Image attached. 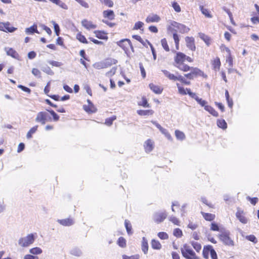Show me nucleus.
Instances as JSON below:
<instances>
[{"mask_svg": "<svg viewBox=\"0 0 259 259\" xmlns=\"http://www.w3.org/2000/svg\"><path fill=\"white\" fill-rule=\"evenodd\" d=\"M94 67L98 69L106 68L105 67H104V63L103 61L96 63L94 65Z\"/></svg>", "mask_w": 259, "mask_h": 259, "instance_id": "obj_58", "label": "nucleus"}, {"mask_svg": "<svg viewBox=\"0 0 259 259\" xmlns=\"http://www.w3.org/2000/svg\"><path fill=\"white\" fill-rule=\"evenodd\" d=\"M247 199L253 205H255L257 203V202H258V198L257 197L251 198V197L248 196L247 197Z\"/></svg>", "mask_w": 259, "mask_h": 259, "instance_id": "obj_61", "label": "nucleus"}, {"mask_svg": "<svg viewBox=\"0 0 259 259\" xmlns=\"http://www.w3.org/2000/svg\"><path fill=\"white\" fill-rule=\"evenodd\" d=\"M32 73L35 76L40 77L41 76V72L37 68H33L32 69Z\"/></svg>", "mask_w": 259, "mask_h": 259, "instance_id": "obj_60", "label": "nucleus"}, {"mask_svg": "<svg viewBox=\"0 0 259 259\" xmlns=\"http://www.w3.org/2000/svg\"><path fill=\"white\" fill-rule=\"evenodd\" d=\"M199 37L206 44L207 46H209L211 43V39L210 36L204 33L200 32L198 33Z\"/></svg>", "mask_w": 259, "mask_h": 259, "instance_id": "obj_21", "label": "nucleus"}, {"mask_svg": "<svg viewBox=\"0 0 259 259\" xmlns=\"http://www.w3.org/2000/svg\"><path fill=\"white\" fill-rule=\"evenodd\" d=\"M230 232L228 231H225L219 234L218 237L219 239L223 242V243L227 246H233L234 245V242L230 237Z\"/></svg>", "mask_w": 259, "mask_h": 259, "instance_id": "obj_7", "label": "nucleus"}, {"mask_svg": "<svg viewBox=\"0 0 259 259\" xmlns=\"http://www.w3.org/2000/svg\"><path fill=\"white\" fill-rule=\"evenodd\" d=\"M17 29L11 25L9 22H0V30L5 32H13Z\"/></svg>", "mask_w": 259, "mask_h": 259, "instance_id": "obj_10", "label": "nucleus"}, {"mask_svg": "<svg viewBox=\"0 0 259 259\" xmlns=\"http://www.w3.org/2000/svg\"><path fill=\"white\" fill-rule=\"evenodd\" d=\"M160 18L157 14H151L146 18V22L148 23L152 22H158L160 21Z\"/></svg>", "mask_w": 259, "mask_h": 259, "instance_id": "obj_20", "label": "nucleus"}, {"mask_svg": "<svg viewBox=\"0 0 259 259\" xmlns=\"http://www.w3.org/2000/svg\"><path fill=\"white\" fill-rule=\"evenodd\" d=\"M48 111L52 115V119L49 117L48 113L45 111H41L37 114L35 121L42 124H45L46 122L51 121L52 119L54 121H57L59 120V116L54 110H48Z\"/></svg>", "mask_w": 259, "mask_h": 259, "instance_id": "obj_2", "label": "nucleus"}, {"mask_svg": "<svg viewBox=\"0 0 259 259\" xmlns=\"http://www.w3.org/2000/svg\"><path fill=\"white\" fill-rule=\"evenodd\" d=\"M147 43L149 45L151 52L153 55V59L154 60H155L156 59V51L155 50V49L154 48L153 45L151 44V43L148 40H146Z\"/></svg>", "mask_w": 259, "mask_h": 259, "instance_id": "obj_51", "label": "nucleus"}, {"mask_svg": "<svg viewBox=\"0 0 259 259\" xmlns=\"http://www.w3.org/2000/svg\"><path fill=\"white\" fill-rule=\"evenodd\" d=\"M141 249L144 254H147L149 249L148 242L147 239L143 237L141 243Z\"/></svg>", "mask_w": 259, "mask_h": 259, "instance_id": "obj_25", "label": "nucleus"}, {"mask_svg": "<svg viewBox=\"0 0 259 259\" xmlns=\"http://www.w3.org/2000/svg\"><path fill=\"white\" fill-rule=\"evenodd\" d=\"M254 7L256 9V12L252 13L250 20L253 24H255L259 23V6L255 4Z\"/></svg>", "mask_w": 259, "mask_h": 259, "instance_id": "obj_15", "label": "nucleus"}, {"mask_svg": "<svg viewBox=\"0 0 259 259\" xmlns=\"http://www.w3.org/2000/svg\"><path fill=\"white\" fill-rule=\"evenodd\" d=\"M144 147L146 152H150L154 148V143L151 139H148L144 143Z\"/></svg>", "mask_w": 259, "mask_h": 259, "instance_id": "obj_19", "label": "nucleus"}, {"mask_svg": "<svg viewBox=\"0 0 259 259\" xmlns=\"http://www.w3.org/2000/svg\"><path fill=\"white\" fill-rule=\"evenodd\" d=\"M102 15L103 18L102 22L109 27H113L116 25V23L111 22L114 20L115 18V13L112 10L107 9L104 10L102 13Z\"/></svg>", "mask_w": 259, "mask_h": 259, "instance_id": "obj_3", "label": "nucleus"}, {"mask_svg": "<svg viewBox=\"0 0 259 259\" xmlns=\"http://www.w3.org/2000/svg\"><path fill=\"white\" fill-rule=\"evenodd\" d=\"M8 55L11 56L12 58L17 60H19L20 56L19 54L13 48H8L7 50Z\"/></svg>", "mask_w": 259, "mask_h": 259, "instance_id": "obj_26", "label": "nucleus"}, {"mask_svg": "<svg viewBox=\"0 0 259 259\" xmlns=\"http://www.w3.org/2000/svg\"><path fill=\"white\" fill-rule=\"evenodd\" d=\"M76 38L81 43L85 44H88V41L85 36L83 35L81 32H79L76 34Z\"/></svg>", "mask_w": 259, "mask_h": 259, "instance_id": "obj_30", "label": "nucleus"}, {"mask_svg": "<svg viewBox=\"0 0 259 259\" xmlns=\"http://www.w3.org/2000/svg\"><path fill=\"white\" fill-rule=\"evenodd\" d=\"M191 244L193 248L196 250L197 252H200L202 248L201 245L200 244V243L197 242L192 241L191 242Z\"/></svg>", "mask_w": 259, "mask_h": 259, "instance_id": "obj_42", "label": "nucleus"}, {"mask_svg": "<svg viewBox=\"0 0 259 259\" xmlns=\"http://www.w3.org/2000/svg\"><path fill=\"white\" fill-rule=\"evenodd\" d=\"M82 26L88 30L95 29L97 27L96 24L88 19H83L81 22Z\"/></svg>", "mask_w": 259, "mask_h": 259, "instance_id": "obj_13", "label": "nucleus"}, {"mask_svg": "<svg viewBox=\"0 0 259 259\" xmlns=\"http://www.w3.org/2000/svg\"><path fill=\"white\" fill-rule=\"evenodd\" d=\"M227 62L229 63V65L230 66L232 67L233 65V57H232L231 54H229V55L228 56L227 59H226Z\"/></svg>", "mask_w": 259, "mask_h": 259, "instance_id": "obj_62", "label": "nucleus"}, {"mask_svg": "<svg viewBox=\"0 0 259 259\" xmlns=\"http://www.w3.org/2000/svg\"><path fill=\"white\" fill-rule=\"evenodd\" d=\"M100 3L105 6L112 8L114 6V3L112 0H99Z\"/></svg>", "mask_w": 259, "mask_h": 259, "instance_id": "obj_40", "label": "nucleus"}, {"mask_svg": "<svg viewBox=\"0 0 259 259\" xmlns=\"http://www.w3.org/2000/svg\"><path fill=\"white\" fill-rule=\"evenodd\" d=\"M160 132L165 135V136L169 140H171L172 138L168 131L164 128H162Z\"/></svg>", "mask_w": 259, "mask_h": 259, "instance_id": "obj_56", "label": "nucleus"}, {"mask_svg": "<svg viewBox=\"0 0 259 259\" xmlns=\"http://www.w3.org/2000/svg\"><path fill=\"white\" fill-rule=\"evenodd\" d=\"M140 256L138 254L132 255L131 256H128L125 254L122 255V259H140Z\"/></svg>", "mask_w": 259, "mask_h": 259, "instance_id": "obj_48", "label": "nucleus"}, {"mask_svg": "<svg viewBox=\"0 0 259 259\" xmlns=\"http://www.w3.org/2000/svg\"><path fill=\"white\" fill-rule=\"evenodd\" d=\"M173 33V38L175 41L176 50H179L180 46V39L178 34L177 32L174 31Z\"/></svg>", "mask_w": 259, "mask_h": 259, "instance_id": "obj_33", "label": "nucleus"}, {"mask_svg": "<svg viewBox=\"0 0 259 259\" xmlns=\"http://www.w3.org/2000/svg\"><path fill=\"white\" fill-rule=\"evenodd\" d=\"M151 247L153 249L160 250L162 245L158 240L152 239L151 242Z\"/></svg>", "mask_w": 259, "mask_h": 259, "instance_id": "obj_29", "label": "nucleus"}, {"mask_svg": "<svg viewBox=\"0 0 259 259\" xmlns=\"http://www.w3.org/2000/svg\"><path fill=\"white\" fill-rule=\"evenodd\" d=\"M167 30L170 32H177L178 30L181 33H186L189 31L190 29L184 24L172 21L167 27Z\"/></svg>", "mask_w": 259, "mask_h": 259, "instance_id": "obj_5", "label": "nucleus"}, {"mask_svg": "<svg viewBox=\"0 0 259 259\" xmlns=\"http://www.w3.org/2000/svg\"><path fill=\"white\" fill-rule=\"evenodd\" d=\"M172 7L176 12L179 13L181 11V9L180 6L177 2H172Z\"/></svg>", "mask_w": 259, "mask_h": 259, "instance_id": "obj_53", "label": "nucleus"}, {"mask_svg": "<svg viewBox=\"0 0 259 259\" xmlns=\"http://www.w3.org/2000/svg\"><path fill=\"white\" fill-rule=\"evenodd\" d=\"M200 9L202 13L207 18H211L212 15H211L208 9L204 8L203 6H200Z\"/></svg>", "mask_w": 259, "mask_h": 259, "instance_id": "obj_38", "label": "nucleus"}, {"mask_svg": "<svg viewBox=\"0 0 259 259\" xmlns=\"http://www.w3.org/2000/svg\"><path fill=\"white\" fill-rule=\"evenodd\" d=\"M181 251L183 256L186 259H200L191 246L188 244H184L181 248Z\"/></svg>", "mask_w": 259, "mask_h": 259, "instance_id": "obj_4", "label": "nucleus"}, {"mask_svg": "<svg viewBox=\"0 0 259 259\" xmlns=\"http://www.w3.org/2000/svg\"><path fill=\"white\" fill-rule=\"evenodd\" d=\"M116 119V116L115 115L107 118L105 119V124L108 126H110L112 124L113 121Z\"/></svg>", "mask_w": 259, "mask_h": 259, "instance_id": "obj_45", "label": "nucleus"}, {"mask_svg": "<svg viewBox=\"0 0 259 259\" xmlns=\"http://www.w3.org/2000/svg\"><path fill=\"white\" fill-rule=\"evenodd\" d=\"M158 237L161 239H167L168 238V234L164 232H159L157 234Z\"/></svg>", "mask_w": 259, "mask_h": 259, "instance_id": "obj_55", "label": "nucleus"}, {"mask_svg": "<svg viewBox=\"0 0 259 259\" xmlns=\"http://www.w3.org/2000/svg\"><path fill=\"white\" fill-rule=\"evenodd\" d=\"M52 23L54 25V30H55V33H56V35L59 36L60 34V27H59V25L57 23H56L55 22L53 21Z\"/></svg>", "mask_w": 259, "mask_h": 259, "instance_id": "obj_54", "label": "nucleus"}, {"mask_svg": "<svg viewBox=\"0 0 259 259\" xmlns=\"http://www.w3.org/2000/svg\"><path fill=\"white\" fill-rule=\"evenodd\" d=\"M38 126L35 125L31 127L30 130L28 132L26 137L27 139H30L32 137V135L34 134L37 130Z\"/></svg>", "mask_w": 259, "mask_h": 259, "instance_id": "obj_36", "label": "nucleus"}, {"mask_svg": "<svg viewBox=\"0 0 259 259\" xmlns=\"http://www.w3.org/2000/svg\"><path fill=\"white\" fill-rule=\"evenodd\" d=\"M117 244L121 248H125L126 246V240L123 237H120L117 241Z\"/></svg>", "mask_w": 259, "mask_h": 259, "instance_id": "obj_34", "label": "nucleus"}, {"mask_svg": "<svg viewBox=\"0 0 259 259\" xmlns=\"http://www.w3.org/2000/svg\"><path fill=\"white\" fill-rule=\"evenodd\" d=\"M104 63V67L105 68H108L110 66H111L113 65H115L117 63V61L113 58H107L104 61H103Z\"/></svg>", "mask_w": 259, "mask_h": 259, "instance_id": "obj_27", "label": "nucleus"}, {"mask_svg": "<svg viewBox=\"0 0 259 259\" xmlns=\"http://www.w3.org/2000/svg\"><path fill=\"white\" fill-rule=\"evenodd\" d=\"M124 225H125L127 234L128 235L132 234H133L132 226L128 220H125Z\"/></svg>", "mask_w": 259, "mask_h": 259, "instance_id": "obj_37", "label": "nucleus"}, {"mask_svg": "<svg viewBox=\"0 0 259 259\" xmlns=\"http://www.w3.org/2000/svg\"><path fill=\"white\" fill-rule=\"evenodd\" d=\"M173 234L177 238L181 237L183 235V233L182 230L179 228H176L174 229L173 232Z\"/></svg>", "mask_w": 259, "mask_h": 259, "instance_id": "obj_50", "label": "nucleus"}, {"mask_svg": "<svg viewBox=\"0 0 259 259\" xmlns=\"http://www.w3.org/2000/svg\"><path fill=\"white\" fill-rule=\"evenodd\" d=\"M202 256L205 259H208L209 256L211 259H218L217 253L211 245H206L203 246Z\"/></svg>", "mask_w": 259, "mask_h": 259, "instance_id": "obj_6", "label": "nucleus"}, {"mask_svg": "<svg viewBox=\"0 0 259 259\" xmlns=\"http://www.w3.org/2000/svg\"><path fill=\"white\" fill-rule=\"evenodd\" d=\"M211 65L212 70L219 71L220 70L221 62L219 57H216L211 60Z\"/></svg>", "mask_w": 259, "mask_h": 259, "instance_id": "obj_14", "label": "nucleus"}, {"mask_svg": "<svg viewBox=\"0 0 259 259\" xmlns=\"http://www.w3.org/2000/svg\"><path fill=\"white\" fill-rule=\"evenodd\" d=\"M34 241L33 234L28 235L25 237L21 238L19 240V244L22 247H27L32 244Z\"/></svg>", "mask_w": 259, "mask_h": 259, "instance_id": "obj_9", "label": "nucleus"}, {"mask_svg": "<svg viewBox=\"0 0 259 259\" xmlns=\"http://www.w3.org/2000/svg\"><path fill=\"white\" fill-rule=\"evenodd\" d=\"M117 44L121 48L125 53L129 52L130 49L133 51H134L132 42L129 39L125 38L120 40L117 42Z\"/></svg>", "mask_w": 259, "mask_h": 259, "instance_id": "obj_8", "label": "nucleus"}, {"mask_svg": "<svg viewBox=\"0 0 259 259\" xmlns=\"http://www.w3.org/2000/svg\"><path fill=\"white\" fill-rule=\"evenodd\" d=\"M175 136L177 139L180 140H183L185 139L184 133L178 130L175 131Z\"/></svg>", "mask_w": 259, "mask_h": 259, "instance_id": "obj_41", "label": "nucleus"}, {"mask_svg": "<svg viewBox=\"0 0 259 259\" xmlns=\"http://www.w3.org/2000/svg\"><path fill=\"white\" fill-rule=\"evenodd\" d=\"M18 88L21 89L23 91L26 92L28 94H30L31 93V90L24 85H18Z\"/></svg>", "mask_w": 259, "mask_h": 259, "instance_id": "obj_63", "label": "nucleus"}, {"mask_svg": "<svg viewBox=\"0 0 259 259\" xmlns=\"http://www.w3.org/2000/svg\"><path fill=\"white\" fill-rule=\"evenodd\" d=\"M132 37L134 39H135L136 40L139 41L140 42H141L143 46H146V43H147V41H146V39L145 40H144L142 37L139 35H133L132 36Z\"/></svg>", "mask_w": 259, "mask_h": 259, "instance_id": "obj_46", "label": "nucleus"}, {"mask_svg": "<svg viewBox=\"0 0 259 259\" xmlns=\"http://www.w3.org/2000/svg\"><path fill=\"white\" fill-rule=\"evenodd\" d=\"M201 201L207 205L208 206H209L210 208H213V205L211 203H208V201L207 199L205 197H202L201 198Z\"/></svg>", "mask_w": 259, "mask_h": 259, "instance_id": "obj_64", "label": "nucleus"}, {"mask_svg": "<svg viewBox=\"0 0 259 259\" xmlns=\"http://www.w3.org/2000/svg\"><path fill=\"white\" fill-rule=\"evenodd\" d=\"M137 114L141 116H151L154 113V111L152 109H140L137 111Z\"/></svg>", "mask_w": 259, "mask_h": 259, "instance_id": "obj_18", "label": "nucleus"}, {"mask_svg": "<svg viewBox=\"0 0 259 259\" xmlns=\"http://www.w3.org/2000/svg\"><path fill=\"white\" fill-rule=\"evenodd\" d=\"M204 109L212 116L214 117L219 116L218 112L212 106L207 105V106L205 107Z\"/></svg>", "mask_w": 259, "mask_h": 259, "instance_id": "obj_31", "label": "nucleus"}, {"mask_svg": "<svg viewBox=\"0 0 259 259\" xmlns=\"http://www.w3.org/2000/svg\"><path fill=\"white\" fill-rule=\"evenodd\" d=\"M58 222L64 226H70L73 224L74 221L72 218H66L62 220H58Z\"/></svg>", "mask_w": 259, "mask_h": 259, "instance_id": "obj_24", "label": "nucleus"}, {"mask_svg": "<svg viewBox=\"0 0 259 259\" xmlns=\"http://www.w3.org/2000/svg\"><path fill=\"white\" fill-rule=\"evenodd\" d=\"M49 64L53 66L59 67L62 65V63L60 62L56 61H50L49 62Z\"/></svg>", "mask_w": 259, "mask_h": 259, "instance_id": "obj_59", "label": "nucleus"}, {"mask_svg": "<svg viewBox=\"0 0 259 259\" xmlns=\"http://www.w3.org/2000/svg\"><path fill=\"white\" fill-rule=\"evenodd\" d=\"M116 71V68L113 67L111 70L106 73V75L108 77H112L114 75Z\"/></svg>", "mask_w": 259, "mask_h": 259, "instance_id": "obj_57", "label": "nucleus"}, {"mask_svg": "<svg viewBox=\"0 0 259 259\" xmlns=\"http://www.w3.org/2000/svg\"><path fill=\"white\" fill-rule=\"evenodd\" d=\"M141 101L138 102V105L145 108L150 107V104L148 102V100L145 96H143L141 98Z\"/></svg>", "mask_w": 259, "mask_h": 259, "instance_id": "obj_32", "label": "nucleus"}, {"mask_svg": "<svg viewBox=\"0 0 259 259\" xmlns=\"http://www.w3.org/2000/svg\"><path fill=\"white\" fill-rule=\"evenodd\" d=\"M161 44L164 50L166 52H169L170 51L169 47L167 44V40L165 38H162L161 39Z\"/></svg>", "mask_w": 259, "mask_h": 259, "instance_id": "obj_43", "label": "nucleus"}, {"mask_svg": "<svg viewBox=\"0 0 259 259\" xmlns=\"http://www.w3.org/2000/svg\"><path fill=\"white\" fill-rule=\"evenodd\" d=\"M88 104L83 105V110L88 113H94L97 112V109L90 99L87 100Z\"/></svg>", "mask_w": 259, "mask_h": 259, "instance_id": "obj_11", "label": "nucleus"}, {"mask_svg": "<svg viewBox=\"0 0 259 259\" xmlns=\"http://www.w3.org/2000/svg\"><path fill=\"white\" fill-rule=\"evenodd\" d=\"M186 61L189 63H192L194 59L183 52H175L174 56L173 65L183 72L185 73L189 71V72L184 74V75L178 72L176 75L165 69L162 70L161 71L164 76L169 80L174 81H179L182 84L179 83L176 84L179 94L183 96L189 95L190 97L194 99L199 104L205 108V107L207 106V102L202 99L199 98L196 93L191 91L190 88H185L182 85H190L191 84V81L195 78L201 76L206 79L208 77L207 75L199 68L190 66L185 64V62Z\"/></svg>", "mask_w": 259, "mask_h": 259, "instance_id": "obj_1", "label": "nucleus"}, {"mask_svg": "<svg viewBox=\"0 0 259 259\" xmlns=\"http://www.w3.org/2000/svg\"><path fill=\"white\" fill-rule=\"evenodd\" d=\"M25 32L27 34H33L34 32L39 33V32L37 30V26L36 24H34L31 27L26 28Z\"/></svg>", "mask_w": 259, "mask_h": 259, "instance_id": "obj_28", "label": "nucleus"}, {"mask_svg": "<svg viewBox=\"0 0 259 259\" xmlns=\"http://www.w3.org/2000/svg\"><path fill=\"white\" fill-rule=\"evenodd\" d=\"M236 217L242 224H245L247 223L248 220L244 215V211L238 209L236 213Z\"/></svg>", "mask_w": 259, "mask_h": 259, "instance_id": "obj_17", "label": "nucleus"}, {"mask_svg": "<svg viewBox=\"0 0 259 259\" xmlns=\"http://www.w3.org/2000/svg\"><path fill=\"white\" fill-rule=\"evenodd\" d=\"M210 230L212 231H221L220 226L215 222H212L210 225Z\"/></svg>", "mask_w": 259, "mask_h": 259, "instance_id": "obj_39", "label": "nucleus"}, {"mask_svg": "<svg viewBox=\"0 0 259 259\" xmlns=\"http://www.w3.org/2000/svg\"><path fill=\"white\" fill-rule=\"evenodd\" d=\"M96 37L101 39L107 40L108 39L107 33L102 30H95L94 32Z\"/></svg>", "mask_w": 259, "mask_h": 259, "instance_id": "obj_22", "label": "nucleus"}, {"mask_svg": "<svg viewBox=\"0 0 259 259\" xmlns=\"http://www.w3.org/2000/svg\"><path fill=\"white\" fill-rule=\"evenodd\" d=\"M201 214H202L204 219L208 222H212L215 219V215L214 214L204 212L203 211H201Z\"/></svg>", "mask_w": 259, "mask_h": 259, "instance_id": "obj_23", "label": "nucleus"}, {"mask_svg": "<svg viewBox=\"0 0 259 259\" xmlns=\"http://www.w3.org/2000/svg\"><path fill=\"white\" fill-rule=\"evenodd\" d=\"M49 1L59 6L60 7H61L62 8H63L64 9L66 10L68 9V7H67V5L65 3L62 2L60 0H49Z\"/></svg>", "mask_w": 259, "mask_h": 259, "instance_id": "obj_35", "label": "nucleus"}, {"mask_svg": "<svg viewBox=\"0 0 259 259\" xmlns=\"http://www.w3.org/2000/svg\"><path fill=\"white\" fill-rule=\"evenodd\" d=\"M149 87L156 94H160L163 91V88L159 85L155 84L153 83H150Z\"/></svg>", "mask_w": 259, "mask_h": 259, "instance_id": "obj_16", "label": "nucleus"}, {"mask_svg": "<svg viewBox=\"0 0 259 259\" xmlns=\"http://www.w3.org/2000/svg\"><path fill=\"white\" fill-rule=\"evenodd\" d=\"M166 215L165 213H161L158 215L155 219V221L157 223H160L164 220L166 218Z\"/></svg>", "mask_w": 259, "mask_h": 259, "instance_id": "obj_49", "label": "nucleus"}, {"mask_svg": "<svg viewBox=\"0 0 259 259\" xmlns=\"http://www.w3.org/2000/svg\"><path fill=\"white\" fill-rule=\"evenodd\" d=\"M187 47L192 51L196 50L195 39L192 36H186L185 38Z\"/></svg>", "mask_w": 259, "mask_h": 259, "instance_id": "obj_12", "label": "nucleus"}, {"mask_svg": "<svg viewBox=\"0 0 259 259\" xmlns=\"http://www.w3.org/2000/svg\"><path fill=\"white\" fill-rule=\"evenodd\" d=\"M29 252L33 254H39L41 253L42 250L40 248L36 247L30 249Z\"/></svg>", "mask_w": 259, "mask_h": 259, "instance_id": "obj_47", "label": "nucleus"}, {"mask_svg": "<svg viewBox=\"0 0 259 259\" xmlns=\"http://www.w3.org/2000/svg\"><path fill=\"white\" fill-rule=\"evenodd\" d=\"M218 126L223 129H226L227 127V124L224 119H219L217 120Z\"/></svg>", "mask_w": 259, "mask_h": 259, "instance_id": "obj_44", "label": "nucleus"}, {"mask_svg": "<svg viewBox=\"0 0 259 259\" xmlns=\"http://www.w3.org/2000/svg\"><path fill=\"white\" fill-rule=\"evenodd\" d=\"M144 26V23L141 21L137 22L133 27L134 30L141 29Z\"/></svg>", "mask_w": 259, "mask_h": 259, "instance_id": "obj_52", "label": "nucleus"}]
</instances>
